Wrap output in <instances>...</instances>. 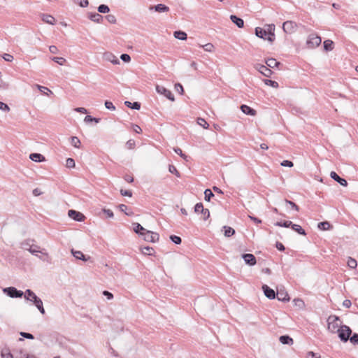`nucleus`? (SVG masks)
<instances>
[{
  "mask_svg": "<svg viewBox=\"0 0 358 358\" xmlns=\"http://www.w3.org/2000/svg\"><path fill=\"white\" fill-rule=\"evenodd\" d=\"M338 321H340V317L338 316L334 315L329 316L327 318L328 330L331 333L337 332V330L339 329Z\"/></svg>",
  "mask_w": 358,
  "mask_h": 358,
  "instance_id": "f257e3e1",
  "label": "nucleus"
},
{
  "mask_svg": "<svg viewBox=\"0 0 358 358\" xmlns=\"http://www.w3.org/2000/svg\"><path fill=\"white\" fill-rule=\"evenodd\" d=\"M338 337L343 342H347L352 334L351 329L347 325H342L340 329L337 330Z\"/></svg>",
  "mask_w": 358,
  "mask_h": 358,
  "instance_id": "f03ea898",
  "label": "nucleus"
},
{
  "mask_svg": "<svg viewBox=\"0 0 358 358\" xmlns=\"http://www.w3.org/2000/svg\"><path fill=\"white\" fill-rule=\"evenodd\" d=\"M322 38L315 34H311L308 36L306 44L310 48H315L321 44Z\"/></svg>",
  "mask_w": 358,
  "mask_h": 358,
  "instance_id": "7ed1b4c3",
  "label": "nucleus"
},
{
  "mask_svg": "<svg viewBox=\"0 0 358 358\" xmlns=\"http://www.w3.org/2000/svg\"><path fill=\"white\" fill-rule=\"evenodd\" d=\"M3 292L10 298H21L24 294L22 291L18 290L14 287L3 288Z\"/></svg>",
  "mask_w": 358,
  "mask_h": 358,
  "instance_id": "20e7f679",
  "label": "nucleus"
},
{
  "mask_svg": "<svg viewBox=\"0 0 358 358\" xmlns=\"http://www.w3.org/2000/svg\"><path fill=\"white\" fill-rule=\"evenodd\" d=\"M282 29L286 34H291L296 31L297 24L291 20L286 21L282 24Z\"/></svg>",
  "mask_w": 358,
  "mask_h": 358,
  "instance_id": "39448f33",
  "label": "nucleus"
},
{
  "mask_svg": "<svg viewBox=\"0 0 358 358\" xmlns=\"http://www.w3.org/2000/svg\"><path fill=\"white\" fill-rule=\"evenodd\" d=\"M156 91L157 92V93L164 95L165 97H166L171 101H173L175 100L174 96L172 94V92L164 86L157 85Z\"/></svg>",
  "mask_w": 358,
  "mask_h": 358,
  "instance_id": "423d86ee",
  "label": "nucleus"
},
{
  "mask_svg": "<svg viewBox=\"0 0 358 358\" xmlns=\"http://www.w3.org/2000/svg\"><path fill=\"white\" fill-rule=\"evenodd\" d=\"M143 236V239L145 241L151 243H155L158 241L159 239V236L157 233H155L148 230L144 233V235Z\"/></svg>",
  "mask_w": 358,
  "mask_h": 358,
  "instance_id": "0eeeda50",
  "label": "nucleus"
},
{
  "mask_svg": "<svg viewBox=\"0 0 358 358\" xmlns=\"http://www.w3.org/2000/svg\"><path fill=\"white\" fill-rule=\"evenodd\" d=\"M69 217L75 221L82 222L84 221L85 216L80 212L75 210H69L68 212Z\"/></svg>",
  "mask_w": 358,
  "mask_h": 358,
  "instance_id": "6e6552de",
  "label": "nucleus"
},
{
  "mask_svg": "<svg viewBox=\"0 0 358 358\" xmlns=\"http://www.w3.org/2000/svg\"><path fill=\"white\" fill-rule=\"evenodd\" d=\"M255 69L266 77H270L273 73L267 65L264 66L261 64H257L255 65Z\"/></svg>",
  "mask_w": 358,
  "mask_h": 358,
  "instance_id": "1a4fd4ad",
  "label": "nucleus"
},
{
  "mask_svg": "<svg viewBox=\"0 0 358 358\" xmlns=\"http://www.w3.org/2000/svg\"><path fill=\"white\" fill-rule=\"evenodd\" d=\"M242 258L244 259L245 264H247L250 266H254L257 263L256 257L252 254H250V253L243 254Z\"/></svg>",
  "mask_w": 358,
  "mask_h": 358,
  "instance_id": "9d476101",
  "label": "nucleus"
},
{
  "mask_svg": "<svg viewBox=\"0 0 358 358\" xmlns=\"http://www.w3.org/2000/svg\"><path fill=\"white\" fill-rule=\"evenodd\" d=\"M262 290L264 295L269 299H274L276 297L275 292L266 285H262Z\"/></svg>",
  "mask_w": 358,
  "mask_h": 358,
  "instance_id": "9b49d317",
  "label": "nucleus"
},
{
  "mask_svg": "<svg viewBox=\"0 0 358 358\" xmlns=\"http://www.w3.org/2000/svg\"><path fill=\"white\" fill-rule=\"evenodd\" d=\"M330 176L333 180L338 182L343 187H346L348 185L347 180L343 178H341L336 172L331 171Z\"/></svg>",
  "mask_w": 358,
  "mask_h": 358,
  "instance_id": "f8f14e48",
  "label": "nucleus"
},
{
  "mask_svg": "<svg viewBox=\"0 0 358 358\" xmlns=\"http://www.w3.org/2000/svg\"><path fill=\"white\" fill-rule=\"evenodd\" d=\"M103 59L106 61L110 62L113 64H119L120 61L117 57H115L113 54L111 52H105L103 54Z\"/></svg>",
  "mask_w": 358,
  "mask_h": 358,
  "instance_id": "ddd939ff",
  "label": "nucleus"
},
{
  "mask_svg": "<svg viewBox=\"0 0 358 358\" xmlns=\"http://www.w3.org/2000/svg\"><path fill=\"white\" fill-rule=\"evenodd\" d=\"M71 253L76 259H80L84 262H86L90 259V257H87L81 251H79V250H75L72 249Z\"/></svg>",
  "mask_w": 358,
  "mask_h": 358,
  "instance_id": "4468645a",
  "label": "nucleus"
},
{
  "mask_svg": "<svg viewBox=\"0 0 358 358\" xmlns=\"http://www.w3.org/2000/svg\"><path fill=\"white\" fill-rule=\"evenodd\" d=\"M276 297L278 300L282 302H287L289 301V296L288 294L282 290H278L276 293Z\"/></svg>",
  "mask_w": 358,
  "mask_h": 358,
  "instance_id": "2eb2a0df",
  "label": "nucleus"
},
{
  "mask_svg": "<svg viewBox=\"0 0 358 358\" xmlns=\"http://www.w3.org/2000/svg\"><path fill=\"white\" fill-rule=\"evenodd\" d=\"M230 19L238 28H243L244 27V21L241 17L235 15H231Z\"/></svg>",
  "mask_w": 358,
  "mask_h": 358,
  "instance_id": "dca6fc26",
  "label": "nucleus"
},
{
  "mask_svg": "<svg viewBox=\"0 0 358 358\" xmlns=\"http://www.w3.org/2000/svg\"><path fill=\"white\" fill-rule=\"evenodd\" d=\"M241 110L243 113L248 115L254 116L256 115V110L255 109L245 104L241 106Z\"/></svg>",
  "mask_w": 358,
  "mask_h": 358,
  "instance_id": "f3484780",
  "label": "nucleus"
},
{
  "mask_svg": "<svg viewBox=\"0 0 358 358\" xmlns=\"http://www.w3.org/2000/svg\"><path fill=\"white\" fill-rule=\"evenodd\" d=\"M89 18L96 23H100L103 21V16L97 13H90L89 14Z\"/></svg>",
  "mask_w": 358,
  "mask_h": 358,
  "instance_id": "a211bd4d",
  "label": "nucleus"
},
{
  "mask_svg": "<svg viewBox=\"0 0 358 358\" xmlns=\"http://www.w3.org/2000/svg\"><path fill=\"white\" fill-rule=\"evenodd\" d=\"M274 30H275L274 24L268 25V30L266 31L268 33V35H267L268 38L266 39L270 42H273L275 39Z\"/></svg>",
  "mask_w": 358,
  "mask_h": 358,
  "instance_id": "6ab92c4d",
  "label": "nucleus"
},
{
  "mask_svg": "<svg viewBox=\"0 0 358 358\" xmlns=\"http://www.w3.org/2000/svg\"><path fill=\"white\" fill-rule=\"evenodd\" d=\"M29 159L36 162H41L45 160L44 156L40 153L30 154Z\"/></svg>",
  "mask_w": 358,
  "mask_h": 358,
  "instance_id": "aec40b11",
  "label": "nucleus"
},
{
  "mask_svg": "<svg viewBox=\"0 0 358 358\" xmlns=\"http://www.w3.org/2000/svg\"><path fill=\"white\" fill-rule=\"evenodd\" d=\"M155 9V10L156 12H158V13H164V12H168L169 10V8L164 5V4H162V3H159L156 6H155L154 7H151L150 9Z\"/></svg>",
  "mask_w": 358,
  "mask_h": 358,
  "instance_id": "412c9836",
  "label": "nucleus"
},
{
  "mask_svg": "<svg viewBox=\"0 0 358 358\" xmlns=\"http://www.w3.org/2000/svg\"><path fill=\"white\" fill-rule=\"evenodd\" d=\"M133 226H134V231L141 235V236H143L144 235V233L147 231L145 228H143L139 223H134L133 224Z\"/></svg>",
  "mask_w": 358,
  "mask_h": 358,
  "instance_id": "4be33fe9",
  "label": "nucleus"
},
{
  "mask_svg": "<svg viewBox=\"0 0 358 358\" xmlns=\"http://www.w3.org/2000/svg\"><path fill=\"white\" fill-rule=\"evenodd\" d=\"M255 35L261 38L266 39V36L268 35L266 30L261 28L256 27L255 28Z\"/></svg>",
  "mask_w": 358,
  "mask_h": 358,
  "instance_id": "5701e85b",
  "label": "nucleus"
},
{
  "mask_svg": "<svg viewBox=\"0 0 358 358\" xmlns=\"http://www.w3.org/2000/svg\"><path fill=\"white\" fill-rule=\"evenodd\" d=\"M279 341L281 343L285 345H292L293 344V339L288 335H283L280 336Z\"/></svg>",
  "mask_w": 358,
  "mask_h": 358,
  "instance_id": "b1692460",
  "label": "nucleus"
},
{
  "mask_svg": "<svg viewBox=\"0 0 358 358\" xmlns=\"http://www.w3.org/2000/svg\"><path fill=\"white\" fill-rule=\"evenodd\" d=\"M266 64L268 66V67L270 69V68H275V67H278L280 63L279 62H278L274 58H268L266 61Z\"/></svg>",
  "mask_w": 358,
  "mask_h": 358,
  "instance_id": "393cba45",
  "label": "nucleus"
},
{
  "mask_svg": "<svg viewBox=\"0 0 358 358\" xmlns=\"http://www.w3.org/2000/svg\"><path fill=\"white\" fill-rule=\"evenodd\" d=\"M173 36L176 38L182 41L186 40L187 38V34L185 31L180 30L175 31L173 32Z\"/></svg>",
  "mask_w": 358,
  "mask_h": 358,
  "instance_id": "a878e982",
  "label": "nucleus"
},
{
  "mask_svg": "<svg viewBox=\"0 0 358 358\" xmlns=\"http://www.w3.org/2000/svg\"><path fill=\"white\" fill-rule=\"evenodd\" d=\"M124 105L131 109L139 110L141 108V103L138 101L131 103L129 101H126Z\"/></svg>",
  "mask_w": 358,
  "mask_h": 358,
  "instance_id": "bb28decb",
  "label": "nucleus"
},
{
  "mask_svg": "<svg viewBox=\"0 0 358 358\" xmlns=\"http://www.w3.org/2000/svg\"><path fill=\"white\" fill-rule=\"evenodd\" d=\"M317 227L320 230H328L330 229L332 227V226L329 222L324 221L319 222L317 224Z\"/></svg>",
  "mask_w": 358,
  "mask_h": 358,
  "instance_id": "cd10ccee",
  "label": "nucleus"
},
{
  "mask_svg": "<svg viewBox=\"0 0 358 358\" xmlns=\"http://www.w3.org/2000/svg\"><path fill=\"white\" fill-rule=\"evenodd\" d=\"M42 20L45 22L50 24H54L55 23V19L50 15L43 14L42 16Z\"/></svg>",
  "mask_w": 358,
  "mask_h": 358,
  "instance_id": "c85d7f7f",
  "label": "nucleus"
},
{
  "mask_svg": "<svg viewBox=\"0 0 358 358\" xmlns=\"http://www.w3.org/2000/svg\"><path fill=\"white\" fill-rule=\"evenodd\" d=\"M292 229L300 235H303V236L306 235L305 230L299 224H292Z\"/></svg>",
  "mask_w": 358,
  "mask_h": 358,
  "instance_id": "c756f323",
  "label": "nucleus"
},
{
  "mask_svg": "<svg viewBox=\"0 0 358 358\" xmlns=\"http://www.w3.org/2000/svg\"><path fill=\"white\" fill-rule=\"evenodd\" d=\"M324 49L326 51H331L334 49V42L331 40H326L323 43Z\"/></svg>",
  "mask_w": 358,
  "mask_h": 358,
  "instance_id": "7c9ffc66",
  "label": "nucleus"
},
{
  "mask_svg": "<svg viewBox=\"0 0 358 358\" xmlns=\"http://www.w3.org/2000/svg\"><path fill=\"white\" fill-rule=\"evenodd\" d=\"M223 229H224V236L227 237H231L233 235H234V234H235V230L230 227L224 226L223 227Z\"/></svg>",
  "mask_w": 358,
  "mask_h": 358,
  "instance_id": "2f4dec72",
  "label": "nucleus"
},
{
  "mask_svg": "<svg viewBox=\"0 0 358 358\" xmlns=\"http://www.w3.org/2000/svg\"><path fill=\"white\" fill-rule=\"evenodd\" d=\"M141 250L143 255H152L155 252V250L150 246H145L143 248H141Z\"/></svg>",
  "mask_w": 358,
  "mask_h": 358,
  "instance_id": "473e14b6",
  "label": "nucleus"
},
{
  "mask_svg": "<svg viewBox=\"0 0 358 358\" xmlns=\"http://www.w3.org/2000/svg\"><path fill=\"white\" fill-rule=\"evenodd\" d=\"M292 224H293V223L291 221H283V222L280 221V222H277L275 224V226L285 227V228H288V227L292 228Z\"/></svg>",
  "mask_w": 358,
  "mask_h": 358,
  "instance_id": "72a5a7b5",
  "label": "nucleus"
},
{
  "mask_svg": "<svg viewBox=\"0 0 358 358\" xmlns=\"http://www.w3.org/2000/svg\"><path fill=\"white\" fill-rule=\"evenodd\" d=\"M97 10L100 13H108L110 11L109 7L106 4H101L98 6Z\"/></svg>",
  "mask_w": 358,
  "mask_h": 358,
  "instance_id": "f704fd0d",
  "label": "nucleus"
},
{
  "mask_svg": "<svg viewBox=\"0 0 358 358\" xmlns=\"http://www.w3.org/2000/svg\"><path fill=\"white\" fill-rule=\"evenodd\" d=\"M263 81L265 83V85L271 86L273 88H278L279 86L278 83L272 80L264 79Z\"/></svg>",
  "mask_w": 358,
  "mask_h": 358,
  "instance_id": "c9c22d12",
  "label": "nucleus"
},
{
  "mask_svg": "<svg viewBox=\"0 0 358 358\" xmlns=\"http://www.w3.org/2000/svg\"><path fill=\"white\" fill-rule=\"evenodd\" d=\"M80 139L76 136H71V144L74 146L75 148H79L80 145Z\"/></svg>",
  "mask_w": 358,
  "mask_h": 358,
  "instance_id": "e433bc0d",
  "label": "nucleus"
},
{
  "mask_svg": "<svg viewBox=\"0 0 358 358\" xmlns=\"http://www.w3.org/2000/svg\"><path fill=\"white\" fill-rule=\"evenodd\" d=\"M204 199L206 201H210V199L214 196V194L210 189H206L204 191Z\"/></svg>",
  "mask_w": 358,
  "mask_h": 358,
  "instance_id": "4c0bfd02",
  "label": "nucleus"
},
{
  "mask_svg": "<svg viewBox=\"0 0 358 358\" xmlns=\"http://www.w3.org/2000/svg\"><path fill=\"white\" fill-rule=\"evenodd\" d=\"M293 303L294 306H298L299 308H303L305 306L304 301L299 298L294 299Z\"/></svg>",
  "mask_w": 358,
  "mask_h": 358,
  "instance_id": "58836bf2",
  "label": "nucleus"
},
{
  "mask_svg": "<svg viewBox=\"0 0 358 358\" xmlns=\"http://www.w3.org/2000/svg\"><path fill=\"white\" fill-rule=\"evenodd\" d=\"M347 264H348V266L351 268H355L357 266V261L352 257L348 258Z\"/></svg>",
  "mask_w": 358,
  "mask_h": 358,
  "instance_id": "ea45409f",
  "label": "nucleus"
},
{
  "mask_svg": "<svg viewBox=\"0 0 358 358\" xmlns=\"http://www.w3.org/2000/svg\"><path fill=\"white\" fill-rule=\"evenodd\" d=\"M34 294H35V293L32 290L28 289L25 291V292L24 293L23 295L24 296V299L26 300L29 301V299H31V298L33 296H34Z\"/></svg>",
  "mask_w": 358,
  "mask_h": 358,
  "instance_id": "a19ab883",
  "label": "nucleus"
},
{
  "mask_svg": "<svg viewBox=\"0 0 358 358\" xmlns=\"http://www.w3.org/2000/svg\"><path fill=\"white\" fill-rule=\"evenodd\" d=\"M169 171L170 173L176 175L177 177L180 178V173H179V171L177 170L176 167L173 165H169Z\"/></svg>",
  "mask_w": 358,
  "mask_h": 358,
  "instance_id": "79ce46f5",
  "label": "nucleus"
},
{
  "mask_svg": "<svg viewBox=\"0 0 358 358\" xmlns=\"http://www.w3.org/2000/svg\"><path fill=\"white\" fill-rule=\"evenodd\" d=\"M118 208L122 212H124L127 215H131L133 214L132 211H130V212L127 211L128 209V207L125 204H120L118 206Z\"/></svg>",
  "mask_w": 358,
  "mask_h": 358,
  "instance_id": "37998d69",
  "label": "nucleus"
},
{
  "mask_svg": "<svg viewBox=\"0 0 358 358\" xmlns=\"http://www.w3.org/2000/svg\"><path fill=\"white\" fill-rule=\"evenodd\" d=\"M197 123L204 129H208L209 127V124L203 118L201 117H199L197 119Z\"/></svg>",
  "mask_w": 358,
  "mask_h": 358,
  "instance_id": "c03bdc74",
  "label": "nucleus"
},
{
  "mask_svg": "<svg viewBox=\"0 0 358 358\" xmlns=\"http://www.w3.org/2000/svg\"><path fill=\"white\" fill-rule=\"evenodd\" d=\"M170 239L173 243H174L176 245H179L182 242L181 238L176 235H171Z\"/></svg>",
  "mask_w": 358,
  "mask_h": 358,
  "instance_id": "a18cd8bd",
  "label": "nucleus"
},
{
  "mask_svg": "<svg viewBox=\"0 0 358 358\" xmlns=\"http://www.w3.org/2000/svg\"><path fill=\"white\" fill-rule=\"evenodd\" d=\"M31 299H29V301H32L36 306L40 305V303L43 302L42 300L36 295V294Z\"/></svg>",
  "mask_w": 358,
  "mask_h": 358,
  "instance_id": "49530a36",
  "label": "nucleus"
},
{
  "mask_svg": "<svg viewBox=\"0 0 358 358\" xmlns=\"http://www.w3.org/2000/svg\"><path fill=\"white\" fill-rule=\"evenodd\" d=\"M74 2L83 8L87 7L89 4L88 0H74Z\"/></svg>",
  "mask_w": 358,
  "mask_h": 358,
  "instance_id": "de8ad7c7",
  "label": "nucleus"
},
{
  "mask_svg": "<svg viewBox=\"0 0 358 358\" xmlns=\"http://www.w3.org/2000/svg\"><path fill=\"white\" fill-rule=\"evenodd\" d=\"M349 340L353 345L358 344V334L354 333Z\"/></svg>",
  "mask_w": 358,
  "mask_h": 358,
  "instance_id": "09e8293b",
  "label": "nucleus"
},
{
  "mask_svg": "<svg viewBox=\"0 0 358 358\" xmlns=\"http://www.w3.org/2000/svg\"><path fill=\"white\" fill-rule=\"evenodd\" d=\"M285 203L291 206V208L296 211L299 210V207L293 201L285 199Z\"/></svg>",
  "mask_w": 358,
  "mask_h": 358,
  "instance_id": "8fccbe9b",
  "label": "nucleus"
},
{
  "mask_svg": "<svg viewBox=\"0 0 358 358\" xmlns=\"http://www.w3.org/2000/svg\"><path fill=\"white\" fill-rule=\"evenodd\" d=\"M106 19L110 24H115L116 23V17H115V16L114 15H111V14L107 15L106 16Z\"/></svg>",
  "mask_w": 358,
  "mask_h": 358,
  "instance_id": "3c124183",
  "label": "nucleus"
},
{
  "mask_svg": "<svg viewBox=\"0 0 358 358\" xmlns=\"http://www.w3.org/2000/svg\"><path fill=\"white\" fill-rule=\"evenodd\" d=\"M52 60L59 64V65H63L64 63L66 62V59L64 58L59 57H54L52 58Z\"/></svg>",
  "mask_w": 358,
  "mask_h": 358,
  "instance_id": "603ef678",
  "label": "nucleus"
},
{
  "mask_svg": "<svg viewBox=\"0 0 358 358\" xmlns=\"http://www.w3.org/2000/svg\"><path fill=\"white\" fill-rule=\"evenodd\" d=\"M100 119L96 117H93L91 115H87L85 117V122H95L96 123H98L99 122Z\"/></svg>",
  "mask_w": 358,
  "mask_h": 358,
  "instance_id": "864d4df0",
  "label": "nucleus"
},
{
  "mask_svg": "<svg viewBox=\"0 0 358 358\" xmlns=\"http://www.w3.org/2000/svg\"><path fill=\"white\" fill-rule=\"evenodd\" d=\"M203 209L204 208L202 203H197L194 206V212L196 213H201Z\"/></svg>",
  "mask_w": 358,
  "mask_h": 358,
  "instance_id": "5fc2aeb1",
  "label": "nucleus"
},
{
  "mask_svg": "<svg viewBox=\"0 0 358 358\" xmlns=\"http://www.w3.org/2000/svg\"><path fill=\"white\" fill-rule=\"evenodd\" d=\"M75 161L72 158H68L66 161V166L68 168H73L75 167Z\"/></svg>",
  "mask_w": 358,
  "mask_h": 358,
  "instance_id": "6e6d98bb",
  "label": "nucleus"
},
{
  "mask_svg": "<svg viewBox=\"0 0 358 358\" xmlns=\"http://www.w3.org/2000/svg\"><path fill=\"white\" fill-rule=\"evenodd\" d=\"M135 145H136V143H135V141L133 139H129L126 143V146L129 150L134 149L135 148Z\"/></svg>",
  "mask_w": 358,
  "mask_h": 358,
  "instance_id": "4d7b16f0",
  "label": "nucleus"
},
{
  "mask_svg": "<svg viewBox=\"0 0 358 358\" xmlns=\"http://www.w3.org/2000/svg\"><path fill=\"white\" fill-rule=\"evenodd\" d=\"M20 335L22 336L23 338H25L27 339H34V336L33 334L27 332L21 331L20 332Z\"/></svg>",
  "mask_w": 358,
  "mask_h": 358,
  "instance_id": "13d9d810",
  "label": "nucleus"
},
{
  "mask_svg": "<svg viewBox=\"0 0 358 358\" xmlns=\"http://www.w3.org/2000/svg\"><path fill=\"white\" fill-rule=\"evenodd\" d=\"M104 105H105V107L107 109H108V110H115V106L110 101H106L105 103H104Z\"/></svg>",
  "mask_w": 358,
  "mask_h": 358,
  "instance_id": "bf43d9fd",
  "label": "nucleus"
},
{
  "mask_svg": "<svg viewBox=\"0 0 358 358\" xmlns=\"http://www.w3.org/2000/svg\"><path fill=\"white\" fill-rule=\"evenodd\" d=\"M120 194L122 196H129L131 197L132 196V192L131 190H127V189H120Z\"/></svg>",
  "mask_w": 358,
  "mask_h": 358,
  "instance_id": "052dcab7",
  "label": "nucleus"
},
{
  "mask_svg": "<svg viewBox=\"0 0 358 358\" xmlns=\"http://www.w3.org/2000/svg\"><path fill=\"white\" fill-rule=\"evenodd\" d=\"M120 59L124 62H129L131 61V57L129 56V55L126 54V53L122 54L120 55Z\"/></svg>",
  "mask_w": 358,
  "mask_h": 358,
  "instance_id": "680f3d73",
  "label": "nucleus"
},
{
  "mask_svg": "<svg viewBox=\"0 0 358 358\" xmlns=\"http://www.w3.org/2000/svg\"><path fill=\"white\" fill-rule=\"evenodd\" d=\"M28 250L30 252V253L34 255H37V253L40 252V251L38 250V246L36 245L30 246Z\"/></svg>",
  "mask_w": 358,
  "mask_h": 358,
  "instance_id": "e2e57ef3",
  "label": "nucleus"
},
{
  "mask_svg": "<svg viewBox=\"0 0 358 358\" xmlns=\"http://www.w3.org/2000/svg\"><path fill=\"white\" fill-rule=\"evenodd\" d=\"M0 110L5 112H8L10 110V108L6 103L0 101Z\"/></svg>",
  "mask_w": 358,
  "mask_h": 358,
  "instance_id": "0e129e2a",
  "label": "nucleus"
},
{
  "mask_svg": "<svg viewBox=\"0 0 358 358\" xmlns=\"http://www.w3.org/2000/svg\"><path fill=\"white\" fill-rule=\"evenodd\" d=\"M280 164L285 167H292L294 166L293 162L289 160H283Z\"/></svg>",
  "mask_w": 358,
  "mask_h": 358,
  "instance_id": "69168bd1",
  "label": "nucleus"
},
{
  "mask_svg": "<svg viewBox=\"0 0 358 358\" xmlns=\"http://www.w3.org/2000/svg\"><path fill=\"white\" fill-rule=\"evenodd\" d=\"M203 49H204L206 51H207V52H211V51H213V48H214V45H213L212 43H207V44L204 45L203 46Z\"/></svg>",
  "mask_w": 358,
  "mask_h": 358,
  "instance_id": "338daca9",
  "label": "nucleus"
},
{
  "mask_svg": "<svg viewBox=\"0 0 358 358\" xmlns=\"http://www.w3.org/2000/svg\"><path fill=\"white\" fill-rule=\"evenodd\" d=\"M307 358H320V356L314 352L310 351L307 353Z\"/></svg>",
  "mask_w": 358,
  "mask_h": 358,
  "instance_id": "774afa93",
  "label": "nucleus"
}]
</instances>
